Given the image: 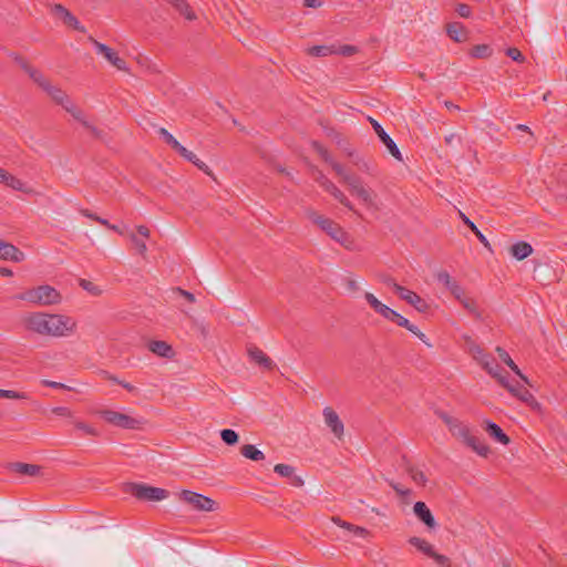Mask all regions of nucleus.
Returning a JSON list of instances; mask_svg holds the SVG:
<instances>
[{"label": "nucleus", "mask_w": 567, "mask_h": 567, "mask_svg": "<svg viewBox=\"0 0 567 567\" xmlns=\"http://www.w3.org/2000/svg\"><path fill=\"white\" fill-rule=\"evenodd\" d=\"M24 328L33 333L47 337L62 338L73 334L76 321L60 313L33 312L23 319Z\"/></svg>", "instance_id": "f257e3e1"}, {"label": "nucleus", "mask_w": 567, "mask_h": 567, "mask_svg": "<svg viewBox=\"0 0 567 567\" xmlns=\"http://www.w3.org/2000/svg\"><path fill=\"white\" fill-rule=\"evenodd\" d=\"M121 492L130 496H204L200 493L188 489L167 491L159 487L148 486L138 483H123Z\"/></svg>", "instance_id": "f03ea898"}, {"label": "nucleus", "mask_w": 567, "mask_h": 567, "mask_svg": "<svg viewBox=\"0 0 567 567\" xmlns=\"http://www.w3.org/2000/svg\"><path fill=\"white\" fill-rule=\"evenodd\" d=\"M14 298L40 306L58 305L61 301L60 292L49 285H41L37 288L29 289L17 295Z\"/></svg>", "instance_id": "7ed1b4c3"}, {"label": "nucleus", "mask_w": 567, "mask_h": 567, "mask_svg": "<svg viewBox=\"0 0 567 567\" xmlns=\"http://www.w3.org/2000/svg\"><path fill=\"white\" fill-rule=\"evenodd\" d=\"M306 215L313 224L318 225L320 229L327 233L333 240L338 241L346 248H350L349 245L351 244V240L349 235L336 221L318 214L312 209H307Z\"/></svg>", "instance_id": "20e7f679"}, {"label": "nucleus", "mask_w": 567, "mask_h": 567, "mask_svg": "<svg viewBox=\"0 0 567 567\" xmlns=\"http://www.w3.org/2000/svg\"><path fill=\"white\" fill-rule=\"evenodd\" d=\"M97 414L105 422L125 430H138L145 423L141 419H135L133 416L113 410H100L97 411Z\"/></svg>", "instance_id": "39448f33"}, {"label": "nucleus", "mask_w": 567, "mask_h": 567, "mask_svg": "<svg viewBox=\"0 0 567 567\" xmlns=\"http://www.w3.org/2000/svg\"><path fill=\"white\" fill-rule=\"evenodd\" d=\"M59 105H61L73 118H80V107L76 106L68 94L51 83L43 90Z\"/></svg>", "instance_id": "423d86ee"}, {"label": "nucleus", "mask_w": 567, "mask_h": 567, "mask_svg": "<svg viewBox=\"0 0 567 567\" xmlns=\"http://www.w3.org/2000/svg\"><path fill=\"white\" fill-rule=\"evenodd\" d=\"M267 507L277 511L287 518L296 515L301 511L302 504L296 498H266Z\"/></svg>", "instance_id": "0eeeda50"}, {"label": "nucleus", "mask_w": 567, "mask_h": 567, "mask_svg": "<svg viewBox=\"0 0 567 567\" xmlns=\"http://www.w3.org/2000/svg\"><path fill=\"white\" fill-rule=\"evenodd\" d=\"M409 543L415 548H417L420 551H422L424 555L433 558L440 566L452 567L451 559L444 555L436 553L433 549V546L425 539L414 536L409 539Z\"/></svg>", "instance_id": "6e6552de"}, {"label": "nucleus", "mask_w": 567, "mask_h": 567, "mask_svg": "<svg viewBox=\"0 0 567 567\" xmlns=\"http://www.w3.org/2000/svg\"><path fill=\"white\" fill-rule=\"evenodd\" d=\"M439 416L446 424L452 435L455 436L457 440L462 441L463 443L472 433L471 429L458 419L453 417L445 412H440Z\"/></svg>", "instance_id": "1a4fd4ad"}, {"label": "nucleus", "mask_w": 567, "mask_h": 567, "mask_svg": "<svg viewBox=\"0 0 567 567\" xmlns=\"http://www.w3.org/2000/svg\"><path fill=\"white\" fill-rule=\"evenodd\" d=\"M474 359L477 360L482 367L497 381L499 382V377H504L502 374V368L498 365L496 360L491 355L485 353L480 347H476L473 350Z\"/></svg>", "instance_id": "9d476101"}, {"label": "nucleus", "mask_w": 567, "mask_h": 567, "mask_svg": "<svg viewBox=\"0 0 567 567\" xmlns=\"http://www.w3.org/2000/svg\"><path fill=\"white\" fill-rule=\"evenodd\" d=\"M6 470L10 474L18 477H37L42 474V467L37 464H29L23 462H10L6 465Z\"/></svg>", "instance_id": "9b49d317"}, {"label": "nucleus", "mask_w": 567, "mask_h": 567, "mask_svg": "<svg viewBox=\"0 0 567 567\" xmlns=\"http://www.w3.org/2000/svg\"><path fill=\"white\" fill-rule=\"evenodd\" d=\"M369 121L375 132V134L379 136L380 141L385 145L389 153L398 161L402 162V154L400 152V148L395 144V142L391 138V136L384 131L382 125L375 121L372 117H369Z\"/></svg>", "instance_id": "f8f14e48"}, {"label": "nucleus", "mask_w": 567, "mask_h": 567, "mask_svg": "<svg viewBox=\"0 0 567 567\" xmlns=\"http://www.w3.org/2000/svg\"><path fill=\"white\" fill-rule=\"evenodd\" d=\"M89 40L93 43L99 54H102L113 66L117 70L126 71L127 64L126 62L120 58L110 47L104 43L96 41L94 38L90 37Z\"/></svg>", "instance_id": "ddd939ff"}, {"label": "nucleus", "mask_w": 567, "mask_h": 567, "mask_svg": "<svg viewBox=\"0 0 567 567\" xmlns=\"http://www.w3.org/2000/svg\"><path fill=\"white\" fill-rule=\"evenodd\" d=\"M499 383L505 386L513 395L518 398L520 401L532 405L538 406V402L535 400L534 395L523 385L516 383L512 384L508 382L506 377H499Z\"/></svg>", "instance_id": "4468645a"}, {"label": "nucleus", "mask_w": 567, "mask_h": 567, "mask_svg": "<svg viewBox=\"0 0 567 567\" xmlns=\"http://www.w3.org/2000/svg\"><path fill=\"white\" fill-rule=\"evenodd\" d=\"M52 11L54 14H56L65 25L81 32L85 33L86 29L84 25L81 24L79 19L71 13L62 4H54L52 8Z\"/></svg>", "instance_id": "2eb2a0df"}, {"label": "nucleus", "mask_w": 567, "mask_h": 567, "mask_svg": "<svg viewBox=\"0 0 567 567\" xmlns=\"http://www.w3.org/2000/svg\"><path fill=\"white\" fill-rule=\"evenodd\" d=\"M396 295L402 300L413 306L419 312H426L429 309V305L423 298H421L416 292L405 287L396 288Z\"/></svg>", "instance_id": "dca6fc26"}, {"label": "nucleus", "mask_w": 567, "mask_h": 567, "mask_svg": "<svg viewBox=\"0 0 567 567\" xmlns=\"http://www.w3.org/2000/svg\"><path fill=\"white\" fill-rule=\"evenodd\" d=\"M323 417L327 426H329L332 433L340 439L343 435L344 425L337 412L332 408L327 406L323 409Z\"/></svg>", "instance_id": "f3484780"}, {"label": "nucleus", "mask_w": 567, "mask_h": 567, "mask_svg": "<svg viewBox=\"0 0 567 567\" xmlns=\"http://www.w3.org/2000/svg\"><path fill=\"white\" fill-rule=\"evenodd\" d=\"M24 252L21 251L13 244L0 240V259L13 262H21L24 260Z\"/></svg>", "instance_id": "a211bd4d"}, {"label": "nucleus", "mask_w": 567, "mask_h": 567, "mask_svg": "<svg viewBox=\"0 0 567 567\" xmlns=\"http://www.w3.org/2000/svg\"><path fill=\"white\" fill-rule=\"evenodd\" d=\"M275 473H277L279 476L285 477L288 480V483L291 486L300 487L303 485V480L300 475L296 474V468L288 464H277L274 467Z\"/></svg>", "instance_id": "6ab92c4d"}, {"label": "nucleus", "mask_w": 567, "mask_h": 567, "mask_svg": "<svg viewBox=\"0 0 567 567\" xmlns=\"http://www.w3.org/2000/svg\"><path fill=\"white\" fill-rule=\"evenodd\" d=\"M404 473L417 486H426L429 478L423 470L404 458Z\"/></svg>", "instance_id": "aec40b11"}, {"label": "nucleus", "mask_w": 567, "mask_h": 567, "mask_svg": "<svg viewBox=\"0 0 567 567\" xmlns=\"http://www.w3.org/2000/svg\"><path fill=\"white\" fill-rule=\"evenodd\" d=\"M190 509L212 512L218 509L214 498H181Z\"/></svg>", "instance_id": "412c9836"}, {"label": "nucleus", "mask_w": 567, "mask_h": 567, "mask_svg": "<svg viewBox=\"0 0 567 567\" xmlns=\"http://www.w3.org/2000/svg\"><path fill=\"white\" fill-rule=\"evenodd\" d=\"M331 520L354 537L367 538L370 534L368 529L342 520L339 516H332Z\"/></svg>", "instance_id": "4be33fe9"}, {"label": "nucleus", "mask_w": 567, "mask_h": 567, "mask_svg": "<svg viewBox=\"0 0 567 567\" xmlns=\"http://www.w3.org/2000/svg\"><path fill=\"white\" fill-rule=\"evenodd\" d=\"M147 348L151 352H153L154 354H156L161 358L171 359L175 354L172 346L168 344L166 341H162V340H153V341L148 342Z\"/></svg>", "instance_id": "5701e85b"}, {"label": "nucleus", "mask_w": 567, "mask_h": 567, "mask_svg": "<svg viewBox=\"0 0 567 567\" xmlns=\"http://www.w3.org/2000/svg\"><path fill=\"white\" fill-rule=\"evenodd\" d=\"M248 354L252 361L265 369L271 370L275 367L274 361L257 347H250L248 349Z\"/></svg>", "instance_id": "b1692460"}, {"label": "nucleus", "mask_w": 567, "mask_h": 567, "mask_svg": "<svg viewBox=\"0 0 567 567\" xmlns=\"http://www.w3.org/2000/svg\"><path fill=\"white\" fill-rule=\"evenodd\" d=\"M484 430L495 441H497L504 445L509 444V442H511L509 437L504 433V431L496 423H494L492 421H485Z\"/></svg>", "instance_id": "393cba45"}, {"label": "nucleus", "mask_w": 567, "mask_h": 567, "mask_svg": "<svg viewBox=\"0 0 567 567\" xmlns=\"http://www.w3.org/2000/svg\"><path fill=\"white\" fill-rule=\"evenodd\" d=\"M413 509L417 518L427 527L433 528L435 526V519L425 503L416 502Z\"/></svg>", "instance_id": "a878e982"}, {"label": "nucleus", "mask_w": 567, "mask_h": 567, "mask_svg": "<svg viewBox=\"0 0 567 567\" xmlns=\"http://www.w3.org/2000/svg\"><path fill=\"white\" fill-rule=\"evenodd\" d=\"M2 184H6L7 186L11 187L14 190L22 192L28 195H37L38 193L30 186H28L24 182H22L20 178L11 175L10 173H7L6 179Z\"/></svg>", "instance_id": "bb28decb"}, {"label": "nucleus", "mask_w": 567, "mask_h": 567, "mask_svg": "<svg viewBox=\"0 0 567 567\" xmlns=\"http://www.w3.org/2000/svg\"><path fill=\"white\" fill-rule=\"evenodd\" d=\"M511 255L517 260H524L533 254V247L526 241H517L509 248Z\"/></svg>", "instance_id": "cd10ccee"}, {"label": "nucleus", "mask_w": 567, "mask_h": 567, "mask_svg": "<svg viewBox=\"0 0 567 567\" xmlns=\"http://www.w3.org/2000/svg\"><path fill=\"white\" fill-rule=\"evenodd\" d=\"M464 444L476 452L480 456L486 457L489 453V447L483 441H481L480 437L473 435L472 433L466 439Z\"/></svg>", "instance_id": "c85d7f7f"}, {"label": "nucleus", "mask_w": 567, "mask_h": 567, "mask_svg": "<svg viewBox=\"0 0 567 567\" xmlns=\"http://www.w3.org/2000/svg\"><path fill=\"white\" fill-rule=\"evenodd\" d=\"M496 352L499 359L515 373L517 374L525 383H528V379L522 373L517 364L512 360L511 355L507 353L505 349L502 347L496 348Z\"/></svg>", "instance_id": "c756f323"}, {"label": "nucleus", "mask_w": 567, "mask_h": 567, "mask_svg": "<svg viewBox=\"0 0 567 567\" xmlns=\"http://www.w3.org/2000/svg\"><path fill=\"white\" fill-rule=\"evenodd\" d=\"M462 221L475 234L481 244L488 250H492V246L485 235L476 227V225L461 210L458 212Z\"/></svg>", "instance_id": "7c9ffc66"}, {"label": "nucleus", "mask_w": 567, "mask_h": 567, "mask_svg": "<svg viewBox=\"0 0 567 567\" xmlns=\"http://www.w3.org/2000/svg\"><path fill=\"white\" fill-rule=\"evenodd\" d=\"M396 324L399 327H403L416 336L425 346L432 348V343L429 341L427 337L414 324H412L405 317L402 316V319L398 320Z\"/></svg>", "instance_id": "2f4dec72"}, {"label": "nucleus", "mask_w": 567, "mask_h": 567, "mask_svg": "<svg viewBox=\"0 0 567 567\" xmlns=\"http://www.w3.org/2000/svg\"><path fill=\"white\" fill-rule=\"evenodd\" d=\"M446 32L449 37L455 42H462L466 39L465 29L460 22L449 23L446 27Z\"/></svg>", "instance_id": "473e14b6"}, {"label": "nucleus", "mask_w": 567, "mask_h": 567, "mask_svg": "<svg viewBox=\"0 0 567 567\" xmlns=\"http://www.w3.org/2000/svg\"><path fill=\"white\" fill-rule=\"evenodd\" d=\"M74 120L80 122L93 135L94 138L104 141L105 133L102 130L94 126L93 124H91L82 110H80V118Z\"/></svg>", "instance_id": "72a5a7b5"}, {"label": "nucleus", "mask_w": 567, "mask_h": 567, "mask_svg": "<svg viewBox=\"0 0 567 567\" xmlns=\"http://www.w3.org/2000/svg\"><path fill=\"white\" fill-rule=\"evenodd\" d=\"M240 454L251 461L258 462L265 460V454L262 451L258 450L252 444H245L240 447Z\"/></svg>", "instance_id": "f704fd0d"}, {"label": "nucleus", "mask_w": 567, "mask_h": 567, "mask_svg": "<svg viewBox=\"0 0 567 567\" xmlns=\"http://www.w3.org/2000/svg\"><path fill=\"white\" fill-rule=\"evenodd\" d=\"M327 134L333 138L337 145L347 154L348 157H354L357 152L349 146L348 142L343 140L338 132L331 128Z\"/></svg>", "instance_id": "c9c22d12"}, {"label": "nucleus", "mask_w": 567, "mask_h": 567, "mask_svg": "<svg viewBox=\"0 0 567 567\" xmlns=\"http://www.w3.org/2000/svg\"><path fill=\"white\" fill-rule=\"evenodd\" d=\"M352 194L355 195L365 205H373V192L364 187V185H360Z\"/></svg>", "instance_id": "e433bc0d"}, {"label": "nucleus", "mask_w": 567, "mask_h": 567, "mask_svg": "<svg viewBox=\"0 0 567 567\" xmlns=\"http://www.w3.org/2000/svg\"><path fill=\"white\" fill-rule=\"evenodd\" d=\"M492 53H493V50L487 44L474 45L470 52L471 56H473L475 59H486V58H489L492 55Z\"/></svg>", "instance_id": "4c0bfd02"}, {"label": "nucleus", "mask_w": 567, "mask_h": 567, "mask_svg": "<svg viewBox=\"0 0 567 567\" xmlns=\"http://www.w3.org/2000/svg\"><path fill=\"white\" fill-rule=\"evenodd\" d=\"M220 439L226 445L234 446L238 443L239 435L231 429H224L220 431Z\"/></svg>", "instance_id": "58836bf2"}, {"label": "nucleus", "mask_w": 567, "mask_h": 567, "mask_svg": "<svg viewBox=\"0 0 567 567\" xmlns=\"http://www.w3.org/2000/svg\"><path fill=\"white\" fill-rule=\"evenodd\" d=\"M460 302L468 312L474 315L477 319H481L482 315L476 301L473 298L465 296Z\"/></svg>", "instance_id": "ea45409f"}, {"label": "nucleus", "mask_w": 567, "mask_h": 567, "mask_svg": "<svg viewBox=\"0 0 567 567\" xmlns=\"http://www.w3.org/2000/svg\"><path fill=\"white\" fill-rule=\"evenodd\" d=\"M334 52L333 48L328 45H313L308 49V54L311 56H327Z\"/></svg>", "instance_id": "a19ab883"}, {"label": "nucleus", "mask_w": 567, "mask_h": 567, "mask_svg": "<svg viewBox=\"0 0 567 567\" xmlns=\"http://www.w3.org/2000/svg\"><path fill=\"white\" fill-rule=\"evenodd\" d=\"M331 195L340 203L342 204L344 207H347L349 210L353 212L354 214H357L358 216H360V214L354 209L352 203L348 199V197L338 188L336 187V189L331 193Z\"/></svg>", "instance_id": "79ce46f5"}, {"label": "nucleus", "mask_w": 567, "mask_h": 567, "mask_svg": "<svg viewBox=\"0 0 567 567\" xmlns=\"http://www.w3.org/2000/svg\"><path fill=\"white\" fill-rule=\"evenodd\" d=\"M27 73L42 90H44L50 84L43 74L33 66Z\"/></svg>", "instance_id": "37998d69"}, {"label": "nucleus", "mask_w": 567, "mask_h": 567, "mask_svg": "<svg viewBox=\"0 0 567 567\" xmlns=\"http://www.w3.org/2000/svg\"><path fill=\"white\" fill-rule=\"evenodd\" d=\"M27 73L42 90H44L50 84L43 74L33 66Z\"/></svg>", "instance_id": "c03bdc74"}, {"label": "nucleus", "mask_w": 567, "mask_h": 567, "mask_svg": "<svg viewBox=\"0 0 567 567\" xmlns=\"http://www.w3.org/2000/svg\"><path fill=\"white\" fill-rule=\"evenodd\" d=\"M73 424L78 430L82 431L86 435H91V436L99 435V431L85 422L75 420V421H73Z\"/></svg>", "instance_id": "a18cd8bd"}, {"label": "nucleus", "mask_w": 567, "mask_h": 567, "mask_svg": "<svg viewBox=\"0 0 567 567\" xmlns=\"http://www.w3.org/2000/svg\"><path fill=\"white\" fill-rule=\"evenodd\" d=\"M130 239H131L132 244L134 245V247L136 248L137 252L140 255L144 256L147 250L145 241L134 233L130 234Z\"/></svg>", "instance_id": "49530a36"}, {"label": "nucleus", "mask_w": 567, "mask_h": 567, "mask_svg": "<svg viewBox=\"0 0 567 567\" xmlns=\"http://www.w3.org/2000/svg\"><path fill=\"white\" fill-rule=\"evenodd\" d=\"M312 145V148L320 155V157L326 162V163H332V156L329 154V152L327 151V148L323 147L322 144H320L319 142L317 141H313L311 143Z\"/></svg>", "instance_id": "de8ad7c7"}, {"label": "nucleus", "mask_w": 567, "mask_h": 567, "mask_svg": "<svg viewBox=\"0 0 567 567\" xmlns=\"http://www.w3.org/2000/svg\"><path fill=\"white\" fill-rule=\"evenodd\" d=\"M515 130L522 131L527 134V138L519 140L520 143H523L525 145H533L535 143L534 134L527 125L517 124V125H515Z\"/></svg>", "instance_id": "09e8293b"}, {"label": "nucleus", "mask_w": 567, "mask_h": 567, "mask_svg": "<svg viewBox=\"0 0 567 567\" xmlns=\"http://www.w3.org/2000/svg\"><path fill=\"white\" fill-rule=\"evenodd\" d=\"M342 182L349 186L351 193H353L360 185H363L359 176L350 173L347 176H344V179Z\"/></svg>", "instance_id": "8fccbe9b"}, {"label": "nucleus", "mask_w": 567, "mask_h": 567, "mask_svg": "<svg viewBox=\"0 0 567 567\" xmlns=\"http://www.w3.org/2000/svg\"><path fill=\"white\" fill-rule=\"evenodd\" d=\"M436 278H437L439 282L443 284L446 287V289H449V290L452 289V287L455 284H457L454 279H452L450 274L445 270L437 272Z\"/></svg>", "instance_id": "3c124183"}, {"label": "nucleus", "mask_w": 567, "mask_h": 567, "mask_svg": "<svg viewBox=\"0 0 567 567\" xmlns=\"http://www.w3.org/2000/svg\"><path fill=\"white\" fill-rule=\"evenodd\" d=\"M80 286L87 292H90L91 295L93 296H99L101 295V289L94 285L93 282L86 280V279H81L80 280Z\"/></svg>", "instance_id": "603ef678"}, {"label": "nucleus", "mask_w": 567, "mask_h": 567, "mask_svg": "<svg viewBox=\"0 0 567 567\" xmlns=\"http://www.w3.org/2000/svg\"><path fill=\"white\" fill-rule=\"evenodd\" d=\"M0 398L13 399V400H23L27 399V394L23 392H17L12 390H2L0 389Z\"/></svg>", "instance_id": "864d4df0"}, {"label": "nucleus", "mask_w": 567, "mask_h": 567, "mask_svg": "<svg viewBox=\"0 0 567 567\" xmlns=\"http://www.w3.org/2000/svg\"><path fill=\"white\" fill-rule=\"evenodd\" d=\"M158 134L163 137L165 143H167L172 148L176 147L179 143L166 128L161 127L158 130Z\"/></svg>", "instance_id": "5fc2aeb1"}, {"label": "nucleus", "mask_w": 567, "mask_h": 567, "mask_svg": "<svg viewBox=\"0 0 567 567\" xmlns=\"http://www.w3.org/2000/svg\"><path fill=\"white\" fill-rule=\"evenodd\" d=\"M379 279H380L381 282H383L388 287H391L394 290L395 293H396V288H402L403 287V286L396 284L394 278H392L391 276L385 275V274L379 275Z\"/></svg>", "instance_id": "6e6d98bb"}, {"label": "nucleus", "mask_w": 567, "mask_h": 567, "mask_svg": "<svg viewBox=\"0 0 567 567\" xmlns=\"http://www.w3.org/2000/svg\"><path fill=\"white\" fill-rule=\"evenodd\" d=\"M506 55L518 63L525 61V56L517 48H508L506 50Z\"/></svg>", "instance_id": "4d7b16f0"}, {"label": "nucleus", "mask_w": 567, "mask_h": 567, "mask_svg": "<svg viewBox=\"0 0 567 567\" xmlns=\"http://www.w3.org/2000/svg\"><path fill=\"white\" fill-rule=\"evenodd\" d=\"M382 317L394 323H396L398 320L402 319V315L391 309L390 307L385 309V311L382 313Z\"/></svg>", "instance_id": "13d9d810"}, {"label": "nucleus", "mask_w": 567, "mask_h": 567, "mask_svg": "<svg viewBox=\"0 0 567 567\" xmlns=\"http://www.w3.org/2000/svg\"><path fill=\"white\" fill-rule=\"evenodd\" d=\"M382 317L394 323H396L398 320L402 319V315L391 309L390 307L385 309V311L382 313Z\"/></svg>", "instance_id": "bf43d9fd"}, {"label": "nucleus", "mask_w": 567, "mask_h": 567, "mask_svg": "<svg viewBox=\"0 0 567 567\" xmlns=\"http://www.w3.org/2000/svg\"><path fill=\"white\" fill-rule=\"evenodd\" d=\"M382 317L394 323H396L398 320L402 319V315L391 309L390 307L385 309V311L382 313Z\"/></svg>", "instance_id": "052dcab7"}, {"label": "nucleus", "mask_w": 567, "mask_h": 567, "mask_svg": "<svg viewBox=\"0 0 567 567\" xmlns=\"http://www.w3.org/2000/svg\"><path fill=\"white\" fill-rule=\"evenodd\" d=\"M187 161L193 163L198 169H200L205 174H207V175L212 174L209 167L203 161H200L195 154L192 159H187Z\"/></svg>", "instance_id": "680f3d73"}, {"label": "nucleus", "mask_w": 567, "mask_h": 567, "mask_svg": "<svg viewBox=\"0 0 567 567\" xmlns=\"http://www.w3.org/2000/svg\"><path fill=\"white\" fill-rule=\"evenodd\" d=\"M328 164L332 167V169L341 178V181H343L344 176H347L349 174L341 164H339L338 162H336L333 159H332V163H328Z\"/></svg>", "instance_id": "e2e57ef3"}, {"label": "nucleus", "mask_w": 567, "mask_h": 567, "mask_svg": "<svg viewBox=\"0 0 567 567\" xmlns=\"http://www.w3.org/2000/svg\"><path fill=\"white\" fill-rule=\"evenodd\" d=\"M182 157L185 159H192L194 157V153L188 151L185 146H183L181 143L176 145V147L173 148Z\"/></svg>", "instance_id": "0e129e2a"}, {"label": "nucleus", "mask_w": 567, "mask_h": 567, "mask_svg": "<svg viewBox=\"0 0 567 567\" xmlns=\"http://www.w3.org/2000/svg\"><path fill=\"white\" fill-rule=\"evenodd\" d=\"M52 413L59 416L72 417L73 413L66 406H55L52 410Z\"/></svg>", "instance_id": "69168bd1"}, {"label": "nucleus", "mask_w": 567, "mask_h": 567, "mask_svg": "<svg viewBox=\"0 0 567 567\" xmlns=\"http://www.w3.org/2000/svg\"><path fill=\"white\" fill-rule=\"evenodd\" d=\"M450 291L458 301L465 297L464 289L458 284H455Z\"/></svg>", "instance_id": "338daca9"}, {"label": "nucleus", "mask_w": 567, "mask_h": 567, "mask_svg": "<svg viewBox=\"0 0 567 567\" xmlns=\"http://www.w3.org/2000/svg\"><path fill=\"white\" fill-rule=\"evenodd\" d=\"M456 12L462 17V18H468L471 16V7L465 4V3H460L456 8Z\"/></svg>", "instance_id": "774afa93"}]
</instances>
